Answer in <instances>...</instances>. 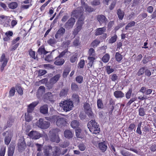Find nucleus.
Returning <instances> with one entry per match:
<instances>
[{"instance_id": "obj_1", "label": "nucleus", "mask_w": 156, "mask_h": 156, "mask_svg": "<svg viewBox=\"0 0 156 156\" xmlns=\"http://www.w3.org/2000/svg\"><path fill=\"white\" fill-rule=\"evenodd\" d=\"M87 127L90 132L93 134H98L100 132L99 125L94 120H91L88 122Z\"/></svg>"}, {"instance_id": "obj_2", "label": "nucleus", "mask_w": 156, "mask_h": 156, "mask_svg": "<svg viewBox=\"0 0 156 156\" xmlns=\"http://www.w3.org/2000/svg\"><path fill=\"white\" fill-rule=\"evenodd\" d=\"M59 130L58 129H52L50 130L49 136L51 141L57 143H58L60 142V139L58 135Z\"/></svg>"}, {"instance_id": "obj_3", "label": "nucleus", "mask_w": 156, "mask_h": 156, "mask_svg": "<svg viewBox=\"0 0 156 156\" xmlns=\"http://www.w3.org/2000/svg\"><path fill=\"white\" fill-rule=\"evenodd\" d=\"M59 105L63 110L66 112L71 110L73 107V101L70 100H65L61 101Z\"/></svg>"}, {"instance_id": "obj_4", "label": "nucleus", "mask_w": 156, "mask_h": 156, "mask_svg": "<svg viewBox=\"0 0 156 156\" xmlns=\"http://www.w3.org/2000/svg\"><path fill=\"white\" fill-rule=\"evenodd\" d=\"M36 125L37 126L42 129H47L50 126V122L48 121H44L42 119H40L37 122Z\"/></svg>"}, {"instance_id": "obj_5", "label": "nucleus", "mask_w": 156, "mask_h": 156, "mask_svg": "<svg viewBox=\"0 0 156 156\" xmlns=\"http://www.w3.org/2000/svg\"><path fill=\"white\" fill-rule=\"evenodd\" d=\"M2 135L5 136V143L7 145H8L10 142L12 133L11 131H7L3 133Z\"/></svg>"}, {"instance_id": "obj_6", "label": "nucleus", "mask_w": 156, "mask_h": 156, "mask_svg": "<svg viewBox=\"0 0 156 156\" xmlns=\"http://www.w3.org/2000/svg\"><path fill=\"white\" fill-rule=\"evenodd\" d=\"M52 118L54 120H56V124L58 126H61L64 125L66 123V119L65 118L60 117L56 115H54L52 116Z\"/></svg>"}, {"instance_id": "obj_7", "label": "nucleus", "mask_w": 156, "mask_h": 156, "mask_svg": "<svg viewBox=\"0 0 156 156\" xmlns=\"http://www.w3.org/2000/svg\"><path fill=\"white\" fill-rule=\"evenodd\" d=\"M18 147L19 152H22L25 150L26 146L24 138L19 140L18 144Z\"/></svg>"}, {"instance_id": "obj_8", "label": "nucleus", "mask_w": 156, "mask_h": 156, "mask_svg": "<svg viewBox=\"0 0 156 156\" xmlns=\"http://www.w3.org/2000/svg\"><path fill=\"white\" fill-rule=\"evenodd\" d=\"M8 61L7 59L5 57V54L3 53L0 59V64L1 65L0 69L2 72L3 70L4 67L7 64Z\"/></svg>"}, {"instance_id": "obj_9", "label": "nucleus", "mask_w": 156, "mask_h": 156, "mask_svg": "<svg viewBox=\"0 0 156 156\" xmlns=\"http://www.w3.org/2000/svg\"><path fill=\"white\" fill-rule=\"evenodd\" d=\"M75 22V19L71 17L65 24V27L66 28L70 29L72 28Z\"/></svg>"}, {"instance_id": "obj_10", "label": "nucleus", "mask_w": 156, "mask_h": 156, "mask_svg": "<svg viewBox=\"0 0 156 156\" xmlns=\"http://www.w3.org/2000/svg\"><path fill=\"white\" fill-rule=\"evenodd\" d=\"M66 30L63 27H61L57 31L55 35V37L56 39H59L61 36L65 34Z\"/></svg>"}, {"instance_id": "obj_11", "label": "nucleus", "mask_w": 156, "mask_h": 156, "mask_svg": "<svg viewBox=\"0 0 156 156\" xmlns=\"http://www.w3.org/2000/svg\"><path fill=\"white\" fill-rule=\"evenodd\" d=\"M28 135L30 138L34 139H38L41 136L39 133L34 131H32L30 132Z\"/></svg>"}, {"instance_id": "obj_12", "label": "nucleus", "mask_w": 156, "mask_h": 156, "mask_svg": "<svg viewBox=\"0 0 156 156\" xmlns=\"http://www.w3.org/2000/svg\"><path fill=\"white\" fill-rule=\"evenodd\" d=\"M38 101H36L33 102L30 104L27 108V112L31 113L34 110V107L38 104Z\"/></svg>"}, {"instance_id": "obj_13", "label": "nucleus", "mask_w": 156, "mask_h": 156, "mask_svg": "<svg viewBox=\"0 0 156 156\" xmlns=\"http://www.w3.org/2000/svg\"><path fill=\"white\" fill-rule=\"evenodd\" d=\"M52 151V147L51 146H47L44 148L43 152L46 156H51Z\"/></svg>"}, {"instance_id": "obj_14", "label": "nucleus", "mask_w": 156, "mask_h": 156, "mask_svg": "<svg viewBox=\"0 0 156 156\" xmlns=\"http://www.w3.org/2000/svg\"><path fill=\"white\" fill-rule=\"evenodd\" d=\"M65 60L62 58L57 56L55 58L54 64L57 66H62L65 62Z\"/></svg>"}, {"instance_id": "obj_15", "label": "nucleus", "mask_w": 156, "mask_h": 156, "mask_svg": "<svg viewBox=\"0 0 156 156\" xmlns=\"http://www.w3.org/2000/svg\"><path fill=\"white\" fill-rule=\"evenodd\" d=\"M78 8V9L72 12L73 16L76 18L80 17H84L83 16V11H80Z\"/></svg>"}, {"instance_id": "obj_16", "label": "nucleus", "mask_w": 156, "mask_h": 156, "mask_svg": "<svg viewBox=\"0 0 156 156\" xmlns=\"http://www.w3.org/2000/svg\"><path fill=\"white\" fill-rule=\"evenodd\" d=\"M61 77V75L59 74L55 75L50 79L49 80V83L51 84H53L56 83Z\"/></svg>"}, {"instance_id": "obj_17", "label": "nucleus", "mask_w": 156, "mask_h": 156, "mask_svg": "<svg viewBox=\"0 0 156 156\" xmlns=\"http://www.w3.org/2000/svg\"><path fill=\"white\" fill-rule=\"evenodd\" d=\"M61 149L60 147H55L52 151V156H59L61 154Z\"/></svg>"}, {"instance_id": "obj_18", "label": "nucleus", "mask_w": 156, "mask_h": 156, "mask_svg": "<svg viewBox=\"0 0 156 156\" xmlns=\"http://www.w3.org/2000/svg\"><path fill=\"white\" fill-rule=\"evenodd\" d=\"M97 20L101 25L102 23L106 24L107 20L106 17L103 15H99L97 17Z\"/></svg>"}, {"instance_id": "obj_19", "label": "nucleus", "mask_w": 156, "mask_h": 156, "mask_svg": "<svg viewBox=\"0 0 156 156\" xmlns=\"http://www.w3.org/2000/svg\"><path fill=\"white\" fill-rule=\"evenodd\" d=\"M64 135L66 138L70 139L73 137V133L72 131L67 129L64 131Z\"/></svg>"}, {"instance_id": "obj_20", "label": "nucleus", "mask_w": 156, "mask_h": 156, "mask_svg": "<svg viewBox=\"0 0 156 156\" xmlns=\"http://www.w3.org/2000/svg\"><path fill=\"white\" fill-rule=\"evenodd\" d=\"M114 95L116 98H122L124 97V94L121 91L117 90L114 93Z\"/></svg>"}, {"instance_id": "obj_21", "label": "nucleus", "mask_w": 156, "mask_h": 156, "mask_svg": "<svg viewBox=\"0 0 156 156\" xmlns=\"http://www.w3.org/2000/svg\"><path fill=\"white\" fill-rule=\"evenodd\" d=\"M98 147L102 151H105L107 148V146L106 142H103L100 143L98 144Z\"/></svg>"}, {"instance_id": "obj_22", "label": "nucleus", "mask_w": 156, "mask_h": 156, "mask_svg": "<svg viewBox=\"0 0 156 156\" xmlns=\"http://www.w3.org/2000/svg\"><path fill=\"white\" fill-rule=\"evenodd\" d=\"M37 52L39 55H46L48 52L45 50L43 46H41L38 49Z\"/></svg>"}, {"instance_id": "obj_23", "label": "nucleus", "mask_w": 156, "mask_h": 156, "mask_svg": "<svg viewBox=\"0 0 156 156\" xmlns=\"http://www.w3.org/2000/svg\"><path fill=\"white\" fill-rule=\"evenodd\" d=\"M106 30V29L105 27L98 28L96 30L95 35H101Z\"/></svg>"}, {"instance_id": "obj_24", "label": "nucleus", "mask_w": 156, "mask_h": 156, "mask_svg": "<svg viewBox=\"0 0 156 156\" xmlns=\"http://www.w3.org/2000/svg\"><path fill=\"white\" fill-rule=\"evenodd\" d=\"M48 107L47 105H44L40 107V111L41 113L43 114H46L48 112Z\"/></svg>"}, {"instance_id": "obj_25", "label": "nucleus", "mask_w": 156, "mask_h": 156, "mask_svg": "<svg viewBox=\"0 0 156 156\" xmlns=\"http://www.w3.org/2000/svg\"><path fill=\"white\" fill-rule=\"evenodd\" d=\"M96 58L95 56H89L88 58V59L89 60V61L88 64V67H91L93 64V62L94 60Z\"/></svg>"}, {"instance_id": "obj_26", "label": "nucleus", "mask_w": 156, "mask_h": 156, "mask_svg": "<svg viewBox=\"0 0 156 156\" xmlns=\"http://www.w3.org/2000/svg\"><path fill=\"white\" fill-rule=\"evenodd\" d=\"M15 147L13 146H10L8 148V156H13L14 153Z\"/></svg>"}, {"instance_id": "obj_27", "label": "nucleus", "mask_w": 156, "mask_h": 156, "mask_svg": "<svg viewBox=\"0 0 156 156\" xmlns=\"http://www.w3.org/2000/svg\"><path fill=\"white\" fill-rule=\"evenodd\" d=\"M117 14L119 19L120 20H122L124 15V12L120 9H119L117 10Z\"/></svg>"}, {"instance_id": "obj_28", "label": "nucleus", "mask_w": 156, "mask_h": 156, "mask_svg": "<svg viewBox=\"0 0 156 156\" xmlns=\"http://www.w3.org/2000/svg\"><path fill=\"white\" fill-rule=\"evenodd\" d=\"M84 17H80L79 18L78 20L76 25L82 27L83 24L84 23Z\"/></svg>"}, {"instance_id": "obj_29", "label": "nucleus", "mask_w": 156, "mask_h": 156, "mask_svg": "<svg viewBox=\"0 0 156 156\" xmlns=\"http://www.w3.org/2000/svg\"><path fill=\"white\" fill-rule=\"evenodd\" d=\"M83 7L85 10V11L86 12H91L94 11V9L87 4H85Z\"/></svg>"}, {"instance_id": "obj_30", "label": "nucleus", "mask_w": 156, "mask_h": 156, "mask_svg": "<svg viewBox=\"0 0 156 156\" xmlns=\"http://www.w3.org/2000/svg\"><path fill=\"white\" fill-rule=\"evenodd\" d=\"M76 134L77 138L82 139L83 137L81 133V130L80 129H78L76 130Z\"/></svg>"}, {"instance_id": "obj_31", "label": "nucleus", "mask_w": 156, "mask_h": 156, "mask_svg": "<svg viewBox=\"0 0 156 156\" xmlns=\"http://www.w3.org/2000/svg\"><path fill=\"white\" fill-rule=\"evenodd\" d=\"M115 58L116 61L118 62H120L122 59V56L119 52H116Z\"/></svg>"}, {"instance_id": "obj_32", "label": "nucleus", "mask_w": 156, "mask_h": 156, "mask_svg": "<svg viewBox=\"0 0 156 156\" xmlns=\"http://www.w3.org/2000/svg\"><path fill=\"white\" fill-rule=\"evenodd\" d=\"M68 90L67 89H62L59 94L60 97L66 96L68 92Z\"/></svg>"}, {"instance_id": "obj_33", "label": "nucleus", "mask_w": 156, "mask_h": 156, "mask_svg": "<svg viewBox=\"0 0 156 156\" xmlns=\"http://www.w3.org/2000/svg\"><path fill=\"white\" fill-rule=\"evenodd\" d=\"M79 122L77 120H74L71 123V125L73 128H77L79 126Z\"/></svg>"}, {"instance_id": "obj_34", "label": "nucleus", "mask_w": 156, "mask_h": 156, "mask_svg": "<svg viewBox=\"0 0 156 156\" xmlns=\"http://www.w3.org/2000/svg\"><path fill=\"white\" fill-rule=\"evenodd\" d=\"M45 98L49 101H51L52 100L53 98V95L51 93L48 92L45 95Z\"/></svg>"}, {"instance_id": "obj_35", "label": "nucleus", "mask_w": 156, "mask_h": 156, "mask_svg": "<svg viewBox=\"0 0 156 156\" xmlns=\"http://www.w3.org/2000/svg\"><path fill=\"white\" fill-rule=\"evenodd\" d=\"M82 27L76 25V27L74 30L73 34L75 37L78 33L81 30Z\"/></svg>"}, {"instance_id": "obj_36", "label": "nucleus", "mask_w": 156, "mask_h": 156, "mask_svg": "<svg viewBox=\"0 0 156 156\" xmlns=\"http://www.w3.org/2000/svg\"><path fill=\"white\" fill-rule=\"evenodd\" d=\"M18 6V4L16 2H13L9 4V7L12 9L16 8Z\"/></svg>"}, {"instance_id": "obj_37", "label": "nucleus", "mask_w": 156, "mask_h": 156, "mask_svg": "<svg viewBox=\"0 0 156 156\" xmlns=\"http://www.w3.org/2000/svg\"><path fill=\"white\" fill-rule=\"evenodd\" d=\"M25 119L26 121L29 122L32 119V117L30 113L27 112L25 114Z\"/></svg>"}, {"instance_id": "obj_38", "label": "nucleus", "mask_w": 156, "mask_h": 156, "mask_svg": "<svg viewBox=\"0 0 156 156\" xmlns=\"http://www.w3.org/2000/svg\"><path fill=\"white\" fill-rule=\"evenodd\" d=\"M71 88L72 90L77 91H78L79 88L78 86L75 83L73 82L71 84Z\"/></svg>"}, {"instance_id": "obj_39", "label": "nucleus", "mask_w": 156, "mask_h": 156, "mask_svg": "<svg viewBox=\"0 0 156 156\" xmlns=\"http://www.w3.org/2000/svg\"><path fill=\"white\" fill-rule=\"evenodd\" d=\"M110 58V56L108 54H106L102 58V60L104 62H107Z\"/></svg>"}, {"instance_id": "obj_40", "label": "nucleus", "mask_w": 156, "mask_h": 156, "mask_svg": "<svg viewBox=\"0 0 156 156\" xmlns=\"http://www.w3.org/2000/svg\"><path fill=\"white\" fill-rule=\"evenodd\" d=\"M138 111L139 115L140 116H143L145 114V111L143 108H140L139 109Z\"/></svg>"}, {"instance_id": "obj_41", "label": "nucleus", "mask_w": 156, "mask_h": 156, "mask_svg": "<svg viewBox=\"0 0 156 156\" xmlns=\"http://www.w3.org/2000/svg\"><path fill=\"white\" fill-rule=\"evenodd\" d=\"M72 98L73 100L75 102L79 103L80 101L79 97L78 95L76 94H73Z\"/></svg>"}, {"instance_id": "obj_42", "label": "nucleus", "mask_w": 156, "mask_h": 156, "mask_svg": "<svg viewBox=\"0 0 156 156\" xmlns=\"http://www.w3.org/2000/svg\"><path fill=\"white\" fill-rule=\"evenodd\" d=\"M117 38V36L115 34L109 40L108 43L110 44L114 43L116 41Z\"/></svg>"}, {"instance_id": "obj_43", "label": "nucleus", "mask_w": 156, "mask_h": 156, "mask_svg": "<svg viewBox=\"0 0 156 156\" xmlns=\"http://www.w3.org/2000/svg\"><path fill=\"white\" fill-rule=\"evenodd\" d=\"M121 153L124 156H133V155L126 151H122Z\"/></svg>"}, {"instance_id": "obj_44", "label": "nucleus", "mask_w": 156, "mask_h": 156, "mask_svg": "<svg viewBox=\"0 0 156 156\" xmlns=\"http://www.w3.org/2000/svg\"><path fill=\"white\" fill-rule=\"evenodd\" d=\"M142 122H140L137 125V127L136 130V132L139 135H142V132L141 130V126Z\"/></svg>"}, {"instance_id": "obj_45", "label": "nucleus", "mask_w": 156, "mask_h": 156, "mask_svg": "<svg viewBox=\"0 0 156 156\" xmlns=\"http://www.w3.org/2000/svg\"><path fill=\"white\" fill-rule=\"evenodd\" d=\"M16 88L18 94L20 95H22L23 94V90L21 87L18 85H17L16 87Z\"/></svg>"}, {"instance_id": "obj_46", "label": "nucleus", "mask_w": 156, "mask_h": 156, "mask_svg": "<svg viewBox=\"0 0 156 156\" xmlns=\"http://www.w3.org/2000/svg\"><path fill=\"white\" fill-rule=\"evenodd\" d=\"M97 106L99 108H103V104L101 99H99L97 101Z\"/></svg>"}, {"instance_id": "obj_47", "label": "nucleus", "mask_w": 156, "mask_h": 156, "mask_svg": "<svg viewBox=\"0 0 156 156\" xmlns=\"http://www.w3.org/2000/svg\"><path fill=\"white\" fill-rule=\"evenodd\" d=\"M83 77L81 76H78L76 78V81L78 83H81L83 81Z\"/></svg>"}, {"instance_id": "obj_48", "label": "nucleus", "mask_w": 156, "mask_h": 156, "mask_svg": "<svg viewBox=\"0 0 156 156\" xmlns=\"http://www.w3.org/2000/svg\"><path fill=\"white\" fill-rule=\"evenodd\" d=\"M106 70L108 74H110L114 71V69L111 68L110 66H108L106 67Z\"/></svg>"}, {"instance_id": "obj_49", "label": "nucleus", "mask_w": 156, "mask_h": 156, "mask_svg": "<svg viewBox=\"0 0 156 156\" xmlns=\"http://www.w3.org/2000/svg\"><path fill=\"white\" fill-rule=\"evenodd\" d=\"M57 41L54 38H50L47 41V43L49 44L52 45L56 43Z\"/></svg>"}, {"instance_id": "obj_50", "label": "nucleus", "mask_w": 156, "mask_h": 156, "mask_svg": "<svg viewBox=\"0 0 156 156\" xmlns=\"http://www.w3.org/2000/svg\"><path fill=\"white\" fill-rule=\"evenodd\" d=\"M144 69V67H142L140 69L136 74L138 76H140L143 75L145 72Z\"/></svg>"}, {"instance_id": "obj_51", "label": "nucleus", "mask_w": 156, "mask_h": 156, "mask_svg": "<svg viewBox=\"0 0 156 156\" xmlns=\"http://www.w3.org/2000/svg\"><path fill=\"white\" fill-rule=\"evenodd\" d=\"M89 56H95V53L94 49L93 48H90L88 51Z\"/></svg>"}, {"instance_id": "obj_52", "label": "nucleus", "mask_w": 156, "mask_h": 156, "mask_svg": "<svg viewBox=\"0 0 156 156\" xmlns=\"http://www.w3.org/2000/svg\"><path fill=\"white\" fill-rule=\"evenodd\" d=\"M99 43V41L96 40L91 43V46L93 47H96Z\"/></svg>"}, {"instance_id": "obj_53", "label": "nucleus", "mask_w": 156, "mask_h": 156, "mask_svg": "<svg viewBox=\"0 0 156 156\" xmlns=\"http://www.w3.org/2000/svg\"><path fill=\"white\" fill-rule=\"evenodd\" d=\"M135 22L134 21H132L129 23L126 27L125 29L126 30H128L129 27L134 26L135 25Z\"/></svg>"}, {"instance_id": "obj_54", "label": "nucleus", "mask_w": 156, "mask_h": 156, "mask_svg": "<svg viewBox=\"0 0 156 156\" xmlns=\"http://www.w3.org/2000/svg\"><path fill=\"white\" fill-rule=\"evenodd\" d=\"M45 89L44 87L43 86H40L37 90V92L42 94L43 92H45Z\"/></svg>"}, {"instance_id": "obj_55", "label": "nucleus", "mask_w": 156, "mask_h": 156, "mask_svg": "<svg viewBox=\"0 0 156 156\" xmlns=\"http://www.w3.org/2000/svg\"><path fill=\"white\" fill-rule=\"evenodd\" d=\"M13 122V121L12 119H9L7 121V124L6 125V128H7L8 127H10L12 123Z\"/></svg>"}, {"instance_id": "obj_56", "label": "nucleus", "mask_w": 156, "mask_h": 156, "mask_svg": "<svg viewBox=\"0 0 156 156\" xmlns=\"http://www.w3.org/2000/svg\"><path fill=\"white\" fill-rule=\"evenodd\" d=\"M78 147L79 149L81 151H84L86 148L85 145L83 143L79 144Z\"/></svg>"}, {"instance_id": "obj_57", "label": "nucleus", "mask_w": 156, "mask_h": 156, "mask_svg": "<svg viewBox=\"0 0 156 156\" xmlns=\"http://www.w3.org/2000/svg\"><path fill=\"white\" fill-rule=\"evenodd\" d=\"M70 71L69 69H66V70H64L62 74L63 77L64 78L66 77L68 75Z\"/></svg>"}, {"instance_id": "obj_58", "label": "nucleus", "mask_w": 156, "mask_h": 156, "mask_svg": "<svg viewBox=\"0 0 156 156\" xmlns=\"http://www.w3.org/2000/svg\"><path fill=\"white\" fill-rule=\"evenodd\" d=\"M84 64V60L83 59L81 60L78 64V67L80 68H82L83 67Z\"/></svg>"}, {"instance_id": "obj_59", "label": "nucleus", "mask_w": 156, "mask_h": 156, "mask_svg": "<svg viewBox=\"0 0 156 156\" xmlns=\"http://www.w3.org/2000/svg\"><path fill=\"white\" fill-rule=\"evenodd\" d=\"M6 148L2 147L1 148L0 151V156H4Z\"/></svg>"}, {"instance_id": "obj_60", "label": "nucleus", "mask_w": 156, "mask_h": 156, "mask_svg": "<svg viewBox=\"0 0 156 156\" xmlns=\"http://www.w3.org/2000/svg\"><path fill=\"white\" fill-rule=\"evenodd\" d=\"M111 79L113 81H115L118 79V76L116 74H113L111 76Z\"/></svg>"}, {"instance_id": "obj_61", "label": "nucleus", "mask_w": 156, "mask_h": 156, "mask_svg": "<svg viewBox=\"0 0 156 156\" xmlns=\"http://www.w3.org/2000/svg\"><path fill=\"white\" fill-rule=\"evenodd\" d=\"M147 16V14L146 13L144 12L140 14L138 16V17L140 18L141 20H142L146 18Z\"/></svg>"}, {"instance_id": "obj_62", "label": "nucleus", "mask_w": 156, "mask_h": 156, "mask_svg": "<svg viewBox=\"0 0 156 156\" xmlns=\"http://www.w3.org/2000/svg\"><path fill=\"white\" fill-rule=\"evenodd\" d=\"M15 89L14 87H12L9 92V95L11 96H13L15 93Z\"/></svg>"}, {"instance_id": "obj_63", "label": "nucleus", "mask_w": 156, "mask_h": 156, "mask_svg": "<svg viewBox=\"0 0 156 156\" xmlns=\"http://www.w3.org/2000/svg\"><path fill=\"white\" fill-rule=\"evenodd\" d=\"M79 38H77L74 40L73 42V44L75 46H77L80 45V43L79 42Z\"/></svg>"}, {"instance_id": "obj_64", "label": "nucleus", "mask_w": 156, "mask_h": 156, "mask_svg": "<svg viewBox=\"0 0 156 156\" xmlns=\"http://www.w3.org/2000/svg\"><path fill=\"white\" fill-rule=\"evenodd\" d=\"M53 58L51 55H49L45 58V60L48 62H50L52 60Z\"/></svg>"}]
</instances>
